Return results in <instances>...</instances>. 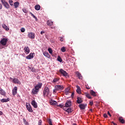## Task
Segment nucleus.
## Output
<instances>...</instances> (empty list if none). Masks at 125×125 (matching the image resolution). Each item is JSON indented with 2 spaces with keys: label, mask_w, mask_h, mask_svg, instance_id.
<instances>
[{
  "label": "nucleus",
  "mask_w": 125,
  "mask_h": 125,
  "mask_svg": "<svg viewBox=\"0 0 125 125\" xmlns=\"http://www.w3.org/2000/svg\"><path fill=\"white\" fill-rule=\"evenodd\" d=\"M10 100V99H9V98L2 99L0 100V102H2V103H4V102H5V103L8 102V101H9Z\"/></svg>",
  "instance_id": "18"
},
{
  "label": "nucleus",
  "mask_w": 125,
  "mask_h": 125,
  "mask_svg": "<svg viewBox=\"0 0 125 125\" xmlns=\"http://www.w3.org/2000/svg\"><path fill=\"white\" fill-rule=\"evenodd\" d=\"M9 3L10 5H13V0H9Z\"/></svg>",
  "instance_id": "39"
},
{
  "label": "nucleus",
  "mask_w": 125,
  "mask_h": 125,
  "mask_svg": "<svg viewBox=\"0 0 125 125\" xmlns=\"http://www.w3.org/2000/svg\"><path fill=\"white\" fill-rule=\"evenodd\" d=\"M41 35H42V34H44V31H42L41 32Z\"/></svg>",
  "instance_id": "51"
},
{
  "label": "nucleus",
  "mask_w": 125,
  "mask_h": 125,
  "mask_svg": "<svg viewBox=\"0 0 125 125\" xmlns=\"http://www.w3.org/2000/svg\"><path fill=\"white\" fill-rule=\"evenodd\" d=\"M1 2L3 4V5H4V7H5V8H6L7 9H8V8H9V4L5 1V0H1Z\"/></svg>",
  "instance_id": "4"
},
{
  "label": "nucleus",
  "mask_w": 125,
  "mask_h": 125,
  "mask_svg": "<svg viewBox=\"0 0 125 125\" xmlns=\"http://www.w3.org/2000/svg\"><path fill=\"white\" fill-rule=\"evenodd\" d=\"M13 83H18L19 84H20V83H21V82H20L19 81V80H18L17 78H14L13 80Z\"/></svg>",
  "instance_id": "13"
},
{
  "label": "nucleus",
  "mask_w": 125,
  "mask_h": 125,
  "mask_svg": "<svg viewBox=\"0 0 125 125\" xmlns=\"http://www.w3.org/2000/svg\"><path fill=\"white\" fill-rule=\"evenodd\" d=\"M47 24L48 26H52V25H53V22L51 21V20H48L47 21Z\"/></svg>",
  "instance_id": "22"
},
{
  "label": "nucleus",
  "mask_w": 125,
  "mask_h": 125,
  "mask_svg": "<svg viewBox=\"0 0 125 125\" xmlns=\"http://www.w3.org/2000/svg\"><path fill=\"white\" fill-rule=\"evenodd\" d=\"M87 104H81L79 105L80 109L82 110H84L86 108Z\"/></svg>",
  "instance_id": "9"
},
{
  "label": "nucleus",
  "mask_w": 125,
  "mask_h": 125,
  "mask_svg": "<svg viewBox=\"0 0 125 125\" xmlns=\"http://www.w3.org/2000/svg\"><path fill=\"white\" fill-rule=\"evenodd\" d=\"M26 59H31V58H34V56L32 53H30L28 56L26 57Z\"/></svg>",
  "instance_id": "20"
},
{
  "label": "nucleus",
  "mask_w": 125,
  "mask_h": 125,
  "mask_svg": "<svg viewBox=\"0 0 125 125\" xmlns=\"http://www.w3.org/2000/svg\"><path fill=\"white\" fill-rule=\"evenodd\" d=\"M51 105H56L57 104V102L55 101H52L50 102Z\"/></svg>",
  "instance_id": "31"
},
{
  "label": "nucleus",
  "mask_w": 125,
  "mask_h": 125,
  "mask_svg": "<svg viewBox=\"0 0 125 125\" xmlns=\"http://www.w3.org/2000/svg\"><path fill=\"white\" fill-rule=\"evenodd\" d=\"M60 41L61 42H63V38H60Z\"/></svg>",
  "instance_id": "52"
},
{
  "label": "nucleus",
  "mask_w": 125,
  "mask_h": 125,
  "mask_svg": "<svg viewBox=\"0 0 125 125\" xmlns=\"http://www.w3.org/2000/svg\"><path fill=\"white\" fill-rule=\"evenodd\" d=\"M107 114L109 115L110 117H112V116L111 115V114L110 113L109 111H107Z\"/></svg>",
  "instance_id": "50"
},
{
  "label": "nucleus",
  "mask_w": 125,
  "mask_h": 125,
  "mask_svg": "<svg viewBox=\"0 0 125 125\" xmlns=\"http://www.w3.org/2000/svg\"><path fill=\"white\" fill-rule=\"evenodd\" d=\"M75 94V93L74 92H72L71 93V97H74V95Z\"/></svg>",
  "instance_id": "49"
},
{
  "label": "nucleus",
  "mask_w": 125,
  "mask_h": 125,
  "mask_svg": "<svg viewBox=\"0 0 125 125\" xmlns=\"http://www.w3.org/2000/svg\"><path fill=\"white\" fill-rule=\"evenodd\" d=\"M85 96L87 97V98H88L89 99H91V96H90V94L87 93H85Z\"/></svg>",
  "instance_id": "29"
},
{
  "label": "nucleus",
  "mask_w": 125,
  "mask_h": 125,
  "mask_svg": "<svg viewBox=\"0 0 125 125\" xmlns=\"http://www.w3.org/2000/svg\"><path fill=\"white\" fill-rule=\"evenodd\" d=\"M17 90H18V88L17 86H15L12 90V94L14 96L15 95H16L17 94Z\"/></svg>",
  "instance_id": "10"
},
{
  "label": "nucleus",
  "mask_w": 125,
  "mask_h": 125,
  "mask_svg": "<svg viewBox=\"0 0 125 125\" xmlns=\"http://www.w3.org/2000/svg\"><path fill=\"white\" fill-rule=\"evenodd\" d=\"M104 118H108V116L107 115V114L104 113Z\"/></svg>",
  "instance_id": "48"
},
{
  "label": "nucleus",
  "mask_w": 125,
  "mask_h": 125,
  "mask_svg": "<svg viewBox=\"0 0 125 125\" xmlns=\"http://www.w3.org/2000/svg\"><path fill=\"white\" fill-rule=\"evenodd\" d=\"M30 14H31V16H32V17H33V18H34L36 21H38V18H37L36 16L32 14V12H30Z\"/></svg>",
  "instance_id": "32"
},
{
  "label": "nucleus",
  "mask_w": 125,
  "mask_h": 125,
  "mask_svg": "<svg viewBox=\"0 0 125 125\" xmlns=\"http://www.w3.org/2000/svg\"><path fill=\"white\" fill-rule=\"evenodd\" d=\"M90 93L93 96H96V93L94 91H93V90H91Z\"/></svg>",
  "instance_id": "27"
},
{
  "label": "nucleus",
  "mask_w": 125,
  "mask_h": 125,
  "mask_svg": "<svg viewBox=\"0 0 125 125\" xmlns=\"http://www.w3.org/2000/svg\"><path fill=\"white\" fill-rule=\"evenodd\" d=\"M57 91H59L58 90L56 86H55V88L54 89L53 91V94H55V93H56V92H57Z\"/></svg>",
  "instance_id": "30"
},
{
  "label": "nucleus",
  "mask_w": 125,
  "mask_h": 125,
  "mask_svg": "<svg viewBox=\"0 0 125 125\" xmlns=\"http://www.w3.org/2000/svg\"><path fill=\"white\" fill-rule=\"evenodd\" d=\"M72 125H77L76 124H73Z\"/></svg>",
  "instance_id": "62"
},
{
  "label": "nucleus",
  "mask_w": 125,
  "mask_h": 125,
  "mask_svg": "<svg viewBox=\"0 0 125 125\" xmlns=\"http://www.w3.org/2000/svg\"><path fill=\"white\" fill-rule=\"evenodd\" d=\"M49 88L47 86H45L43 91V96L44 97H45V96H48L49 94Z\"/></svg>",
  "instance_id": "1"
},
{
  "label": "nucleus",
  "mask_w": 125,
  "mask_h": 125,
  "mask_svg": "<svg viewBox=\"0 0 125 125\" xmlns=\"http://www.w3.org/2000/svg\"><path fill=\"white\" fill-rule=\"evenodd\" d=\"M24 50H25V52H26L27 54L30 53V48H29V47L28 46L24 47Z\"/></svg>",
  "instance_id": "19"
},
{
  "label": "nucleus",
  "mask_w": 125,
  "mask_h": 125,
  "mask_svg": "<svg viewBox=\"0 0 125 125\" xmlns=\"http://www.w3.org/2000/svg\"><path fill=\"white\" fill-rule=\"evenodd\" d=\"M60 73L62 74L64 77H65V78H67V77H69V74L66 72V71L63 70V69L61 68L60 69Z\"/></svg>",
  "instance_id": "3"
},
{
  "label": "nucleus",
  "mask_w": 125,
  "mask_h": 125,
  "mask_svg": "<svg viewBox=\"0 0 125 125\" xmlns=\"http://www.w3.org/2000/svg\"><path fill=\"white\" fill-rule=\"evenodd\" d=\"M31 104L34 108H38V104H37V103H36V101L33 100L31 102Z\"/></svg>",
  "instance_id": "14"
},
{
  "label": "nucleus",
  "mask_w": 125,
  "mask_h": 125,
  "mask_svg": "<svg viewBox=\"0 0 125 125\" xmlns=\"http://www.w3.org/2000/svg\"><path fill=\"white\" fill-rule=\"evenodd\" d=\"M2 27L3 29H4L6 31H9V28L5 25V24L3 23L2 24Z\"/></svg>",
  "instance_id": "17"
},
{
  "label": "nucleus",
  "mask_w": 125,
  "mask_h": 125,
  "mask_svg": "<svg viewBox=\"0 0 125 125\" xmlns=\"http://www.w3.org/2000/svg\"><path fill=\"white\" fill-rule=\"evenodd\" d=\"M0 94L3 95V96H5L6 93L1 88H0Z\"/></svg>",
  "instance_id": "16"
},
{
  "label": "nucleus",
  "mask_w": 125,
  "mask_h": 125,
  "mask_svg": "<svg viewBox=\"0 0 125 125\" xmlns=\"http://www.w3.org/2000/svg\"><path fill=\"white\" fill-rule=\"evenodd\" d=\"M28 37L29 39H31V40H34L35 39V33L33 32H29L28 34Z\"/></svg>",
  "instance_id": "5"
},
{
  "label": "nucleus",
  "mask_w": 125,
  "mask_h": 125,
  "mask_svg": "<svg viewBox=\"0 0 125 125\" xmlns=\"http://www.w3.org/2000/svg\"><path fill=\"white\" fill-rule=\"evenodd\" d=\"M65 92H70V88L68 87L65 89Z\"/></svg>",
  "instance_id": "43"
},
{
  "label": "nucleus",
  "mask_w": 125,
  "mask_h": 125,
  "mask_svg": "<svg viewBox=\"0 0 125 125\" xmlns=\"http://www.w3.org/2000/svg\"><path fill=\"white\" fill-rule=\"evenodd\" d=\"M65 107L66 108H69V107H71L72 106V102L70 101H67L66 102L65 104Z\"/></svg>",
  "instance_id": "8"
},
{
  "label": "nucleus",
  "mask_w": 125,
  "mask_h": 125,
  "mask_svg": "<svg viewBox=\"0 0 125 125\" xmlns=\"http://www.w3.org/2000/svg\"><path fill=\"white\" fill-rule=\"evenodd\" d=\"M42 83H38L37 85L35 86V88L38 89V90L42 87Z\"/></svg>",
  "instance_id": "15"
},
{
  "label": "nucleus",
  "mask_w": 125,
  "mask_h": 125,
  "mask_svg": "<svg viewBox=\"0 0 125 125\" xmlns=\"http://www.w3.org/2000/svg\"><path fill=\"white\" fill-rule=\"evenodd\" d=\"M21 33H24V32H25V28H21Z\"/></svg>",
  "instance_id": "46"
},
{
  "label": "nucleus",
  "mask_w": 125,
  "mask_h": 125,
  "mask_svg": "<svg viewBox=\"0 0 125 125\" xmlns=\"http://www.w3.org/2000/svg\"><path fill=\"white\" fill-rule=\"evenodd\" d=\"M0 49H2V48H3V47H1V46H0Z\"/></svg>",
  "instance_id": "58"
},
{
  "label": "nucleus",
  "mask_w": 125,
  "mask_h": 125,
  "mask_svg": "<svg viewBox=\"0 0 125 125\" xmlns=\"http://www.w3.org/2000/svg\"><path fill=\"white\" fill-rule=\"evenodd\" d=\"M89 105H90L91 106H92L93 105V101L89 102Z\"/></svg>",
  "instance_id": "47"
},
{
  "label": "nucleus",
  "mask_w": 125,
  "mask_h": 125,
  "mask_svg": "<svg viewBox=\"0 0 125 125\" xmlns=\"http://www.w3.org/2000/svg\"><path fill=\"white\" fill-rule=\"evenodd\" d=\"M39 90L38 89H36V88H34L32 90V94L35 95V94H38V92H39Z\"/></svg>",
  "instance_id": "12"
},
{
  "label": "nucleus",
  "mask_w": 125,
  "mask_h": 125,
  "mask_svg": "<svg viewBox=\"0 0 125 125\" xmlns=\"http://www.w3.org/2000/svg\"><path fill=\"white\" fill-rule=\"evenodd\" d=\"M48 51L49 52V53L51 54V53H52V49H51V48H48Z\"/></svg>",
  "instance_id": "41"
},
{
  "label": "nucleus",
  "mask_w": 125,
  "mask_h": 125,
  "mask_svg": "<svg viewBox=\"0 0 125 125\" xmlns=\"http://www.w3.org/2000/svg\"><path fill=\"white\" fill-rule=\"evenodd\" d=\"M42 120H39L38 122V125H42Z\"/></svg>",
  "instance_id": "42"
},
{
  "label": "nucleus",
  "mask_w": 125,
  "mask_h": 125,
  "mask_svg": "<svg viewBox=\"0 0 125 125\" xmlns=\"http://www.w3.org/2000/svg\"><path fill=\"white\" fill-rule=\"evenodd\" d=\"M111 125H112V124H113V125H114V124H115V123H114V122H111Z\"/></svg>",
  "instance_id": "57"
},
{
  "label": "nucleus",
  "mask_w": 125,
  "mask_h": 125,
  "mask_svg": "<svg viewBox=\"0 0 125 125\" xmlns=\"http://www.w3.org/2000/svg\"><path fill=\"white\" fill-rule=\"evenodd\" d=\"M86 88L87 89H90V87L89 86H86Z\"/></svg>",
  "instance_id": "53"
},
{
  "label": "nucleus",
  "mask_w": 125,
  "mask_h": 125,
  "mask_svg": "<svg viewBox=\"0 0 125 125\" xmlns=\"http://www.w3.org/2000/svg\"><path fill=\"white\" fill-rule=\"evenodd\" d=\"M26 106L28 112H30V113H33V109H32V107H31L30 104L26 103Z\"/></svg>",
  "instance_id": "6"
},
{
  "label": "nucleus",
  "mask_w": 125,
  "mask_h": 125,
  "mask_svg": "<svg viewBox=\"0 0 125 125\" xmlns=\"http://www.w3.org/2000/svg\"><path fill=\"white\" fill-rule=\"evenodd\" d=\"M23 121L25 125H29V123L25 119V118L23 119Z\"/></svg>",
  "instance_id": "35"
},
{
  "label": "nucleus",
  "mask_w": 125,
  "mask_h": 125,
  "mask_svg": "<svg viewBox=\"0 0 125 125\" xmlns=\"http://www.w3.org/2000/svg\"><path fill=\"white\" fill-rule=\"evenodd\" d=\"M77 76H78L79 79H80V80H82L83 79V76H82V74H81V73H78L77 74Z\"/></svg>",
  "instance_id": "33"
},
{
  "label": "nucleus",
  "mask_w": 125,
  "mask_h": 125,
  "mask_svg": "<svg viewBox=\"0 0 125 125\" xmlns=\"http://www.w3.org/2000/svg\"><path fill=\"white\" fill-rule=\"evenodd\" d=\"M77 102L78 104H81L83 102V100H82V98L78 97Z\"/></svg>",
  "instance_id": "23"
},
{
  "label": "nucleus",
  "mask_w": 125,
  "mask_h": 125,
  "mask_svg": "<svg viewBox=\"0 0 125 125\" xmlns=\"http://www.w3.org/2000/svg\"><path fill=\"white\" fill-rule=\"evenodd\" d=\"M59 107H60V108H63L64 107V104H60L59 105H58Z\"/></svg>",
  "instance_id": "45"
},
{
  "label": "nucleus",
  "mask_w": 125,
  "mask_h": 125,
  "mask_svg": "<svg viewBox=\"0 0 125 125\" xmlns=\"http://www.w3.org/2000/svg\"><path fill=\"white\" fill-rule=\"evenodd\" d=\"M119 121L121 124H125V120L122 117H119Z\"/></svg>",
  "instance_id": "24"
},
{
  "label": "nucleus",
  "mask_w": 125,
  "mask_h": 125,
  "mask_svg": "<svg viewBox=\"0 0 125 125\" xmlns=\"http://www.w3.org/2000/svg\"><path fill=\"white\" fill-rule=\"evenodd\" d=\"M113 125H117L116 123H113Z\"/></svg>",
  "instance_id": "60"
},
{
  "label": "nucleus",
  "mask_w": 125,
  "mask_h": 125,
  "mask_svg": "<svg viewBox=\"0 0 125 125\" xmlns=\"http://www.w3.org/2000/svg\"><path fill=\"white\" fill-rule=\"evenodd\" d=\"M65 93L66 95H68V94H69V92H65Z\"/></svg>",
  "instance_id": "56"
},
{
  "label": "nucleus",
  "mask_w": 125,
  "mask_h": 125,
  "mask_svg": "<svg viewBox=\"0 0 125 125\" xmlns=\"http://www.w3.org/2000/svg\"><path fill=\"white\" fill-rule=\"evenodd\" d=\"M2 112L0 111V116H1V115H2Z\"/></svg>",
  "instance_id": "55"
},
{
  "label": "nucleus",
  "mask_w": 125,
  "mask_h": 125,
  "mask_svg": "<svg viewBox=\"0 0 125 125\" xmlns=\"http://www.w3.org/2000/svg\"><path fill=\"white\" fill-rule=\"evenodd\" d=\"M30 70H31L32 72H36V69L34 67H28Z\"/></svg>",
  "instance_id": "37"
},
{
  "label": "nucleus",
  "mask_w": 125,
  "mask_h": 125,
  "mask_svg": "<svg viewBox=\"0 0 125 125\" xmlns=\"http://www.w3.org/2000/svg\"><path fill=\"white\" fill-rule=\"evenodd\" d=\"M22 11L24 13H28V10H27V9H26V8H23L22 9Z\"/></svg>",
  "instance_id": "40"
},
{
  "label": "nucleus",
  "mask_w": 125,
  "mask_h": 125,
  "mask_svg": "<svg viewBox=\"0 0 125 125\" xmlns=\"http://www.w3.org/2000/svg\"><path fill=\"white\" fill-rule=\"evenodd\" d=\"M7 42H8V40L6 38H3L0 41V43L2 45L4 46L6 45V43H7Z\"/></svg>",
  "instance_id": "2"
},
{
  "label": "nucleus",
  "mask_w": 125,
  "mask_h": 125,
  "mask_svg": "<svg viewBox=\"0 0 125 125\" xmlns=\"http://www.w3.org/2000/svg\"><path fill=\"white\" fill-rule=\"evenodd\" d=\"M61 50L62 52H65V51H66V48L65 47H62L61 48Z\"/></svg>",
  "instance_id": "36"
},
{
  "label": "nucleus",
  "mask_w": 125,
  "mask_h": 125,
  "mask_svg": "<svg viewBox=\"0 0 125 125\" xmlns=\"http://www.w3.org/2000/svg\"><path fill=\"white\" fill-rule=\"evenodd\" d=\"M90 112H92V109H90Z\"/></svg>",
  "instance_id": "59"
},
{
  "label": "nucleus",
  "mask_w": 125,
  "mask_h": 125,
  "mask_svg": "<svg viewBox=\"0 0 125 125\" xmlns=\"http://www.w3.org/2000/svg\"><path fill=\"white\" fill-rule=\"evenodd\" d=\"M57 60L58 61H59V62H62V61H63L62 59H61V57H60V56H58Z\"/></svg>",
  "instance_id": "34"
},
{
  "label": "nucleus",
  "mask_w": 125,
  "mask_h": 125,
  "mask_svg": "<svg viewBox=\"0 0 125 125\" xmlns=\"http://www.w3.org/2000/svg\"><path fill=\"white\" fill-rule=\"evenodd\" d=\"M55 86L59 91H60L61 90H63V89H64V86H63V85H56Z\"/></svg>",
  "instance_id": "7"
},
{
  "label": "nucleus",
  "mask_w": 125,
  "mask_h": 125,
  "mask_svg": "<svg viewBox=\"0 0 125 125\" xmlns=\"http://www.w3.org/2000/svg\"><path fill=\"white\" fill-rule=\"evenodd\" d=\"M48 123L49 125H52V122H51V119L49 120Z\"/></svg>",
  "instance_id": "44"
},
{
  "label": "nucleus",
  "mask_w": 125,
  "mask_h": 125,
  "mask_svg": "<svg viewBox=\"0 0 125 125\" xmlns=\"http://www.w3.org/2000/svg\"><path fill=\"white\" fill-rule=\"evenodd\" d=\"M43 56H45V57H47V58H49V54L47 52H44L43 53Z\"/></svg>",
  "instance_id": "26"
},
{
  "label": "nucleus",
  "mask_w": 125,
  "mask_h": 125,
  "mask_svg": "<svg viewBox=\"0 0 125 125\" xmlns=\"http://www.w3.org/2000/svg\"><path fill=\"white\" fill-rule=\"evenodd\" d=\"M14 6L15 7V8H17L18 7H19V2L17 1L14 3Z\"/></svg>",
  "instance_id": "25"
},
{
  "label": "nucleus",
  "mask_w": 125,
  "mask_h": 125,
  "mask_svg": "<svg viewBox=\"0 0 125 125\" xmlns=\"http://www.w3.org/2000/svg\"><path fill=\"white\" fill-rule=\"evenodd\" d=\"M35 8L36 10H40L41 9V6L39 4L35 5Z\"/></svg>",
  "instance_id": "28"
},
{
  "label": "nucleus",
  "mask_w": 125,
  "mask_h": 125,
  "mask_svg": "<svg viewBox=\"0 0 125 125\" xmlns=\"http://www.w3.org/2000/svg\"><path fill=\"white\" fill-rule=\"evenodd\" d=\"M58 81H59V79H58V78H55L53 80V83H57Z\"/></svg>",
  "instance_id": "38"
},
{
  "label": "nucleus",
  "mask_w": 125,
  "mask_h": 125,
  "mask_svg": "<svg viewBox=\"0 0 125 125\" xmlns=\"http://www.w3.org/2000/svg\"><path fill=\"white\" fill-rule=\"evenodd\" d=\"M2 8V5L1 4H0V9H1Z\"/></svg>",
  "instance_id": "54"
},
{
  "label": "nucleus",
  "mask_w": 125,
  "mask_h": 125,
  "mask_svg": "<svg viewBox=\"0 0 125 125\" xmlns=\"http://www.w3.org/2000/svg\"><path fill=\"white\" fill-rule=\"evenodd\" d=\"M51 29H53L52 27H51Z\"/></svg>",
  "instance_id": "63"
},
{
  "label": "nucleus",
  "mask_w": 125,
  "mask_h": 125,
  "mask_svg": "<svg viewBox=\"0 0 125 125\" xmlns=\"http://www.w3.org/2000/svg\"><path fill=\"white\" fill-rule=\"evenodd\" d=\"M63 110L67 112V113H72V112H73V110H72V109L70 108H67L66 106H63Z\"/></svg>",
  "instance_id": "11"
},
{
  "label": "nucleus",
  "mask_w": 125,
  "mask_h": 125,
  "mask_svg": "<svg viewBox=\"0 0 125 125\" xmlns=\"http://www.w3.org/2000/svg\"><path fill=\"white\" fill-rule=\"evenodd\" d=\"M10 80H12V78L10 77Z\"/></svg>",
  "instance_id": "61"
},
{
  "label": "nucleus",
  "mask_w": 125,
  "mask_h": 125,
  "mask_svg": "<svg viewBox=\"0 0 125 125\" xmlns=\"http://www.w3.org/2000/svg\"><path fill=\"white\" fill-rule=\"evenodd\" d=\"M76 87L77 88V89L76 90L77 93L81 94V93H82V91H81V87H80L79 85L76 86Z\"/></svg>",
  "instance_id": "21"
}]
</instances>
